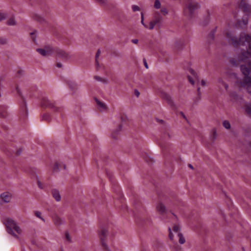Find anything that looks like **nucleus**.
<instances>
[{
    "instance_id": "1",
    "label": "nucleus",
    "mask_w": 251,
    "mask_h": 251,
    "mask_svg": "<svg viewBox=\"0 0 251 251\" xmlns=\"http://www.w3.org/2000/svg\"><path fill=\"white\" fill-rule=\"evenodd\" d=\"M225 34L229 42H231L235 46L239 45H243L245 42L249 44V48L247 51L242 53L241 60H244L251 58V35L243 33L238 39L232 31L227 30L225 31Z\"/></svg>"
},
{
    "instance_id": "2",
    "label": "nucleus",
    "mask_w": 251,
    "mask_h": 251,
    "mask_svg": "<svg viewBox=\"0 0 251 251\" xmlns=\"http://www.w3.org/2000/svg\"><path fill=\"white\" fill-rule=\"evenodd\" d=\"M4 224L6 226L7 232L16 239H19L18 235H22L23 230L17 223L11 218H7Z\"/></svg>"
},
{
    "instance_id": "3",
    "label": "nucleus",
    "mask_w": 251,
    "mask_h": 251,
    "mask_svg": "<svg viewBox=\"0 0 251 251\" xmlns=\"http://www.w3.org/2000/svg\"><path fill=\"white\" fill-rule=\"evenodd\" d=\"M240 68L244 75L242 86L251 95V61L248 63L247 66L241 65Z\"/></svg>"
},
{
    "instance_id": "4",
    "label": "nucleus",
    "mask_w": 251,
    "mask_h": 251,
    "mask_svg": "<svg viewBox=\"0 0 251 251\" xmlns=\"http://www.w3.org/2000/svg\"><path fill=\"white\" fill-rule=\"evenodd\" d=\"M163 22V18L158 12H155L152 20L150 22L149 29L152 30L154 28L155 25L159 28L161 26Z\"/></svg>"
},
{
    "instance_id": "5",
    "label": "nucleus",
    "mask_w": 251,
    "mask_h": 251,
    "mask_svg": "<svg viewBox=\"0 0 251 251\" xmlns=\"http://www.w3.org/2000/svg\"><path fill=\"white\" fill-rule=\"evenodd\" d=\"M198 7V3L194 0H187L186 7L184 10V13L186 15H191Z\"/></svg>"
},
{
    "instance_id": "6",
    "label": "nucleus",
    "mask_w": 251,
    "mask_h": 251,
    "mask_svg": "<svg viewBox=\"0 0 251 251\" xmlns=\"http://www.w3.org/2000/svg\"><path fill=\"white\" fill-rule=\"evenodd\" d=\"M99 234L103 249L105 251H110L109 248L105 242V238L107 235V230L104 228H102L100 231Z\"/></svg>"
},
{
    "instance_id": "7",
    "label": "nucleus",
    "mask_w": 251,
    "mask_h": 251,
    "mask_svg": "<svg viewBox=\"0 0 251 251\" xmlns=\"http://www.w3.org/2000/svg\"><path fill=\"white\" fill-rule=\"evenodd\" d=\"M42 105L45 106H49L52 108L55 111L58 112H61L63 110V108L61 107H58L55 105L50 100L47 98H43L42 101Z\"/></svg>"
},
{
    "instance_id": "8",
    "label": "nucleus",
    "mask_w": 251,
    "mask_h": 251,
    "mask_svg": "<svg viewBox=\"0 0 251 251\" xmlns=\"http://www.w3.org/2000/svg\"><path fill=\"white\" fill-rule=\"evenodd\" d=\"M36 51L44 56L50 55L53 52V49L50 46H46L43 49H37Z\"/></svg>"
},
{
    "instance_id": "9",
    "label": "nucleus",
    "mask_w": 251,
    "mask_h": 251,
    "mask_svg": "<svg viewBox=\"0 0 251 251\" xmlns=\"http://www.w3.org/2000/svg\"><path fill=\"white\" fill-rule=\"evenodd\" d=\"M56 53L57 56L63 60H67L71 58L69 53L63 50H59L56 51Z\"/></svg>"
},
{
    "instance_id": "10",
    "label": "nucleus",
    "mask_w": 251,
    "mask_h": 251,
    "mask_svg": "<svg viewBox=\"0 0 251 251\" xmlns=\"http://www.w3.org/2000/svg\"><path fill=\"white\" fill-rule=\"evenodd\" d=\"M11 194L8 192H4L0 195L1 201L6 203L9 202L11 201Z\"/></svg>"
},
{
    "instance_id": "11",
    "label": "nucleus",
    "mask_w": 251,
    "mask_h": 251,
    "mask_svg": "<svg viewBox=\"0 0 251 251\" xmlns=\"http://www.w3.org/2000/svg\"><path fill=\"white\" fill-rule=\"evenodd\" d=\"M31 17L33 20L40 23H43L45 22L44 18L36 13H32Z\"/></svg>"
},
{
    "instance_id": "12",
    "label": "nucleus",
    "mask_w": 251,
    "mask_h": 251,
    "mask_svg": "<svg viewBox=\"0 0 251 251\" xmlns=\"http://www.w3.org/2000/svg\"><path fill=\"white\" fill-rule=\"evenodd\" d=\"M218 86L220 88H222V87H224L226 89V90H228V84L226 82L225 80V78L224 77H221L219 78L218 80Z\"/></svg>"
},
{
    "instance_id": "13",
    "label": "nucleus",
    "mask_w": 251,
    "mask_h": 251,
    "mask_svg": "<svg viewBox=\"0 0 251 251\" xmlns=\"http://www.w3.org/2000/svg\"><path fill=\"white\" fill-rule=\"evenodd\" d=\"M53 198L57 201H59L61 200V196L59 191L56 189H53L51 191Z\"/></svg>"
},
{
    "instance_id": "14",
    "label": "nucleus",
    "mask_w": 251,
    "mask_h": 251,
    "mask_svg": "<svg viewBox=\"0 0 251 251\" xmlns=\"http://www.w3.org/2000/svg\"><path fill=\"white\" fill-rule=\"evenodd\" d=\"M52 220L54 225L57 226H61L64 223V220L57 215L54 216Z\"/></svg>"
},
{
    "instance_id": "15",
    "label": "nucleus",
    "mask_w": 251,
    "mask_h": 251,
    "mask_svg": "<svg viewBox=\"0 0 251 251\" xmlns=\"http://www.w3.org/2000/svg\"><path fill=\"white\" fill-rule=\"evenodd\" d=\"M239 6V8L243 10L245 12H248L249 11L250 8L249 5L243 0H242L240 1Z\"/></svg>"
},
{
    "instance_id": "16",
    "label": "nucleus",
    "mask_w": 251,
    "mask_h": 251,
    "mask_svg": "<svg viewBox=\"0 0 251 251\" xmlns=\"http://www.w3.org/2000/svg\"><path fill=\"white\" fill-rule=\"evenodd\" d=\"M8 115L6 107L3 106H0V116L2 118L6 117Z\"/></svg>"
},
{
    "instance_id": "17",
    "label": "nucleus",
    "mask_w": 251,
    "mask_h": 251,
    "mask_svg": "<svg viewBox=\"0 0 251 251\" xmlns=\"http://www.w3.org/2000/svg\"><path fill=\"white\" fill-rule=\"evenodd\" d=\"M6 24L9 26H15L17 25V22L14 16H11L6 21Z\"/></svg>"
},
{
    "instance_id": "18",
    "label": "nucleus",
    "mask_w": 251,
    "mask_h": 251,
    "mask_svg": "<svg viewBox=\"0 0 251 251\" xmlns=\"http://www.w3.org/2000/svg\"><path fill=\"white\" fill-rule=\"evenodd\" d=\"M96 100V102L97 103V104L98 106V108H99V109L100 110V111H103V110H105L106 109V105L101 102L99 100L96 99H95Z\"/></svg>"
},
{
    "instance_id": "19",
    "label": "nucleus",
    "mask_w": 251,
    "mask_h": 251,
    "mask_svg": "<svg viewBox=\"0 0 251 251\" xmlns=\"http://www.w3.org/2000/svg\"><path fill=\"white\" fill-rule=\"evenodd\" d=\"M122 127V125H120L118 126V127L116 129L113 130L112 133V136L113 138L116 139L117 138L118 135L119 134L120 131L121 130Z\"/></svg>"
},
{
    "instance_id": "20",
    "label": "nucleus",
    "mask_w": 251,
    "mask_h": 251,
    "mask_svg": "<svg viewBox=\"0 0 251 251\" xmlns=\"http://www.w3.org/2000/svg\"><path fill=\"white\" fill-rule=\"evenodd\" d=\"M157 210L161 214H163L166 211L165 206L161 203H159L156 206Z\"/></svg>"
},
{
    "instance_id": "21",
    "label": "nucleus",
    "mask_w": 251,
    "mask_h": 251,
    "mask_svg": "<svg viewBox=\"0 0 251 251\" xmlns=\"http://www.w3.org/2000/svg\"><path fill=\"white\" fill-rule=\"evenodd\" d=\"M94 78L97 81H98L104 84H106L108 82V80L106 78L101 77L99 76L95 75L94 76Z\"/></svg>"
},
{
    "instance_id": "22",
    "label": "nucleus",
    "mask_w": 251,
    "mask_h": 251,
    "mask_svg": "<svg viewBox=\"0 0 251 251\" xmlns=\"http://www.w3.org/2000/svg\"><path fill=\"white\" fill-rule=\"evenodd\" d=\"M69 87H70V88L71 89V91L73 93H75L77 90V89L78 88L77 85L75 83H74V82L70 83Z\"/></svg>"
},
{
    "instance_id": "23",
    "label": "nucleus",
    "mask_w": 251,
    "mask_h": 251,
    "mask_svg": "<svg viewBox=\"0 0 251 251\" xmlns=\"http://www.w3.org/2000/svg\"><path fill=\"white\" fill-rule=\"evenodd\" d=\"M35 216L41 219L43 222H45V219L42 216V213L39 211H35L34 212Z\"/></svg>"
},
{
    "instance_id": "24",
    "label": "nucleus",
    "mask_w": 251,
    "mask_h": 251,
    "mask_svg": "<svg viewBox=\"0 0 251 251\" xmlns=\"http://www.w3.org/2000/svg\"><path fill=\"white\" fill-rule=\"evenodd\" d=\"M177 236L179 238V243L180 244H183L185 242V239L183 237V235L181 233L178 232L177 233Z\"/></svg>"
},
{
    "instance_id": "25",
    "label": "nucleus",
    "mask_w": 251,
    "mask_h": 251,
    "mask_svg": "<svg viewBox=\"0 0 251 251\" xmlns=\"http://www.w3.org/2000/svg\"><path fill=\"white\" fill-rule=\"evenodd\" d=\"M245 111L248 114L251 116V102L246 104Z\"/></svg>"
},
{
    "instance_id": "26",
    "label": "nucleus",
    "mask_w": 251,
    "mask_h": 251,
    "mask_svg": "<svg viewBox=\"0 0 251 251\" xmlns=\"http://www.w3.org/2000/svg\"><path fill=\"white\" fill-rule=\"evenodd\" d=\"M7 14L6 13L0 12V22L6 19Z\"/></svg>"
},
{
    "instance_id": "27",
    "label": "nucleus",
    "mask_w": 251,
    "mask_h": 251,
    "mask_svg": "<svg viewBox=\"0 0 251 251\" xmlns=\"http://www.w3.org/2000/svg\"><path fill=\"white\" fill-rule=\"evenodd\" d=\"M8 40L7 38L0 37V45H5L7 43Z\"/></svg>"
},
{
    "instance_id": "28",
    "label": "nucleus",
    "mask_w": 251,
    "mask_h": 251,
    "mask_svg": "<svg viewBox=\"0 0 251 251\" xmlns=\"http://www.w3.org/2000/svg\"><path fill=\"white\" fill-rule=\"evenodd\" d=\"M100 53H101L100 50V49H99L97 52L96 54V64L97 67H99V63L98 61V58L99 57Z\"/></svg>"
},
{
    "instance_id": "29",
    "label": "nucleus",
    "mask_w": 251,
    "mask_h": 251,
    "mask_svg": "<svg viewBox=\"0 0 251 251\" xmlns=\"http://www.w3.org/2000/svg\"><path fill=\"white\" fill-rule=\"evenodd\" d=\"M223 126L226 129H229L230 128V124L227 121H224L223 123Z\"/></svg>"
},
{
    "instance_id": "30",
    "label": "nucleus",
    "mask_w": 251,
    "mask_h": 251,
    "mask_svg": "<svg viewBox=\"0 0 251 251\" xmlns=\"http://www.w3.org/2000/svg\"><path fill=\"white\" fill-rule=\"evenodd\" d=\"M154 7L156 9H159L161 7V3L159 0H155L154 1Z\"/></svg>"
},
{
    "instance_id": "31",
    "label": "nucleus",
    "mask_w": 251,
    "mask_h": 251,
    "mask_svg": "<svg viewBox=\"0 0 251 251\" xmlns=\"http://www.w3.org/2000/svg\"><path fill=\"white\" fill-rule=\"evenodd\" d=\"M230 98L233 100H237L238 96L235 92H232L230 94Z\"/></svg>"
},
{
    "instance_id": "32",
    "label": "nucleus",
    "mask_w": 251,
    "mask_h": 251,
    "mask_svg": "<svg viewBox=\"0 0 251 251\" xmlns=\"http://www.w3.org/2000/svg\"><path fill=\"white\" fill-rule=\"evenodd\" d=\"M132 10L133 12H136L140 10V8L138 6L133 5L132 6Z\"/></svg>"
},
{
    "instance_id": "33",
    "label": "nucleus",
    "mask_w": 251,
    "mask_h": 251,
    "mask_svg": "<svg viewBox=\"0 0 251 251\" xmlns=\"http://www.w3.org/2000/svg\"><path fill=\"white\" fill-rule=\"evenodd\" d=\"M65 237L69 242L71 241V238L70 236L69 233L67 232L65 233Z\"/></svg>"
},
{
    "instance_id": "34",
    "label": "nucleus",
    "mask_w": 251,
    "mask_h": 251,
    "mask_svg": "<svg viewBox=\"0 0 251 251\" xmlns=\"http://www.w3.org/2000/svg\"><path fill=\"white\" fill-rule=\"evenodd\" d=\"M179 227L178 226L175 225L173 227V230L174 232H177L179 230Z\"/></svg>"
},
{
    "instance_id": "35",
    "label": "nucleus",
    "mask_w": 251,
    "mask_h": 251,
    "mask_svg": "<svg viewBox=\"0 0 251 251\" xmlns=\"http://www.w3.org/2000/svg\"><path fill=\"white\" fill-rule=\"evenodd\" d=\"M161 11L164 15H166L168 13V11L165 8H162L161 10Z\"/></svg>"
},
{
    "instance_id": "36",
    "label": "nucleus",
    "mask_w": 251,
    "mask_h": 251,
    "mask_svg": "<svg viewBox=\"0 0 251 251\" xmlns=\"http://www.w3.org/2000/svg\"><path fill=\"white\" fill-rule=\"evenodd\" d=\"M43 119L45 120H49L50 118H49V115L46 114H45L43 116Z\"/></svg>"
},
{
    "instance_id": "37",
    "label": "nucleus",
    "mask_w": 251,
    "mask_h": 251,
    "mask_svg": "<svg viewBox=\"0 0 251 251\" xmlns=\"http://www.w3.org/2000/svg\"><path fill=\"white\" fill-rule=\"evenodd\" d=\"M169 238L171 240H173V234L172 233V231H171V228L169 227Z\"/></svg>"
},
{
    "instance_id": "38",
    "label": "nucleus",
    "mask_w": 251,
    "mask_h": 251,
    "mask_svg": "<svg viewBox=\"0 0 251 251\" xmlns=\"http://www.w3.org/2000/svg\"><path fill=\"white\" fill-rule=\"evenodd\" d=\"M36 32V31H35V32H31V33H30L31 36V38H32V40H33L34 41H35V34Z\"/></svg>"
},
{
    "instance_id": "39",
    "label": "nucleus",
    "mask_w": 251,
    "mask_h": 251,
    "mask_svg": "<svg viewBox=\"0 0 251 251\" xmlns=\"http://www.w3.org/2000/svg\"><path fill=\"white\" fill-rule=\"evenodd\" d=\"M188 79H189V82H190L192 84L194 85V80H193V78H192L191 76H188Z\"/></svg>"
},
{
    "instance_id": "40",
    "label": "nucleus",
    "mask_w": 251,
    "mask_h": 251,
    "mask_svg": "<svg viewBox=\"0 0 251 251\" xmlns=\"http://www.w3.org/2000/svg\"><path fill=\"white\" fill-rule=\"evenodd\" d=\"M143 62H144V65H145V67H146V68L148 69L149 67H148L147 62L146 61V60L145 59H143Z\"/></svg>"
},
{
    "instance_id": "41",
    "label": "nucleus",
    "mask_w": 251,
    "mask_h": 251,
    "mask_svg": "<svg viewBox=\"0 0 251 251\" xmlns=\"http://www.w3.org/2000/svg\"><path fill=\"white\" fill-rule=\"evenodd\" d=\"M164 98L166 99V100L168 101H170L171 100V98L169 96H168L166 94H164Z\"/></svg>"
},
{
    "instance_id": "42",
    "label": "nucleus",
    "mask_w": 251,
    "mask_h": 251,
    "mask_svg": "<svg viewBox=\"0 0 251 251\" xmlns=\"http://www.w3.org/2000/svg\"><path fill=\"white\" fill-rule=\"evenodd\" d=\"M131 42H132L133 44H137V43H138V40L136 39H132V40H131Z\"/></svg>"
},
{
    "instance_id": "43",
    "label": "nucleus",
    "mask_w": 251,
    "mask_h": 251,
    "mask_svg": "<svg viewBox=\"0 0 251 251\" xmlns=\"http://www.w3.org/2000/svg\"><path fill=\"white\" fill-rule=\"evenodd\" d=\"M201 85L203 86H205L206 85V82L204 80H202L201 81Z\"/></svg>"
},
{
    "instance_id": "44",
    "label": "nucleus",
    "mask_w": 251,
    "mask_h": 251,
    "mask_svg": "<svg viewBox=\"0 0 251 251\" xmlns=\"http://www.w3.org/2000/svg\"><path fill=\"white\" fill-rule=\"evenodd\" d=\"M141 24L144 25V26L145 28H149V27H148V26L144 23V21H141Z\"/></svg>"
},
{
    "instance_id": "45",
    "label": "nucleus",
    "mask_w": 251,
    "mask_h": 251,
    "mask_svg": "<svg viewBox=\"0 0 251 251\" xmlns=\"http://www.w3.org/2000/svg\"><path fill=\"white\" fill-rule=\"evenodd\" d=\"M190 72L192 75H193L194 76H195V72L194 70L191 69V70H190Z\"/></svg>"
},
{
    "instance_id": "46",
    "label": "nucleus",
    "mask_w": 251,
    "mask_h": 251,
    "mask_svg": "<svg viewBox=\"0 0 251 251\" xmlns=\"http://www.w3.org/2000/svg\"><path fill=\"white\" fill-rule=\"evenodd\" d=\"M97 0L101 3H104L106 1V0Z\"/></svg>"
},
{
    "instance_id": "47",
    "label": "nucleus",
    "mask_w": 251,
    "mask_h": 251,
    "mask_svg": "<svg viewBox=\"0 0 251 251\" xmlns=\"http://www.w3.org/2000/svg\"><path fill=\"white\" fill-rule=\"evenodd\" d=\"M57 67L58 68H61L62 67V64L61 63H58L57 64Z\"/></svg>"
},
{
    "instance_id": "48",
    "label": "nucleus",
    "mask_w": 251,
    "mask_h": 251,
    "mask_svg": "<svg viewBox=\"0 0 251 251\" xmlns=\"http://www.w3.org/2000/svg\"><path fill=\"white\" fill-rule=\"evenodd\" d=\"M141 21H144V14L143 13H141Z\"/></svg>"
},
{
    "instance_id": "49",
    "label": "nucleus",
    "mask_w": 251,
    "mask_h": 251,
    "mask_svg": "<svg viewBox=\"0 0 251 251\" xmlns=\"http://www.w3.org/2000/svg\"><path fill=\"white\" fill-rule=\"evenodd\" d=\"M197 91H198V95L200 97L201 92H200V87L198 88Z\"/></svg>"
},
{
    "instance_id": "50",
    "label": "nucleus",
    "mask_w": 251,
    "mask_h": 251,
    "mask_svg": "<svg viewBox=\"0 0 251 251\" xmlns=\"http://www.w3.org/2000/svg\"><path fill=\"white\" fill-rule=\"evenodd\" d=\"M135 93H136V95L137 97H138V96H139V92L138 91H136Z\"/></svg>"
},
{
    "instance_id": "51",
    "label": "nucleus",
    "mask_w": 251,
    "mask_h": 251,
    "mask_svg": "<svg viewBox=\"0 0 251 251\" xmlns=\"http://www.w3.org/2000/svg\"><path fill=\"white\" fill-rule=\"evenodd\" d=\"M188 166L191 169H193L194 168L193 167V166L191 165V164H189L188 165Z\"/></svg>"
},
{
    "instance_id": "52",
    "label": "nucleus",
    "mask_w": 251,
    "mask_h": 251,
    "mask_svg": "<svg viewBox=\"0 0 251 251\" xmlns=\"http://www.w3.org/2000/svg\"><path fill=\"white\" fill-rule=\"evenodd\" d=\"M167 135L168 136L169 138L171 137V135L169 133H167Z\"/></svg>"
},
{
    "instance_id": "53",
    "label": "nucleus",
    "mask_w": 251,
    "mask_h": 251,
    "mask_svg": "<svg viewBox=\"0 0 251 251\" xmlns=\"http://www.w3.org/2000/svg\"><path fill=\"white\" fill-rule=\"evenodd\" d=\"M55 167L58 168V164H56L55 165Z\"/></svg>"
},
{
    "instance_id": "54",
    "label": "nucleus",
    "mask_w": 251,
    "mask_h": 251,
    "mask_svg": "<svg viewBox=\"0 0 251 251\" xmlns=\"http://www.w3.org/2000/svg\"><path fill=\"white\" fill-rule=\"evenodd\" d=\"M181 114H182V115L183 116V117L184 118H185V116L183 115V114L182 113H181Z\"/></svg>"
}]
</instances>
